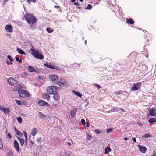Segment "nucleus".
Here are the masks:
<instances>
[{"label":"nucleus","instance_id":"nucleus-1","mask_svg":"<svg viewBox=\"0 0 156 156\" xmlns=\"http://www.w3.org/2000/svg\"><path fill=\"white\" fill-rule=\"evenodd\" d=\"M24 17L27 22L30 24H34L37 21V18L29 13L25 14Z\"/></svg>","mask_w":156,"mask_h":156},{"label":"nucleus","instance_id":"nucleus-2","mask_svg":"<svg viewBox=\"0 0 156 156\" xmlns=\"http://www.w3.org/2000/svg\"><path fill=\"white\" fill-rule=\"evenodd\" d=\"M29 51L31 55L36 58L42 60L44 58V56L42 54H39L38 50L35 51L33 48H31Z\"/></svg>","mask_w":156,"mask_h":156},{"label":"nucleus","instance_id":"nucleus-3","mask_svg":"<svg viewBox=\"0 0 156 156\" xmlns=\"http://www.w3.org/2000/svg\"><path fill=\"white\" fill-rule=\"evenodd\" d=\"M18 92L21 97L25 98L30 96V93L25 90H19Z\"/></svg>","mask_w":156,"mask_h":156},{"label":"nucleus","instance_id":"nucleus-4","mask_svg":"<svg viewBox=\"0 0 156 156\" xmlns=\"http://www.w3.org/2000/svg\"><path fill=\"white\" fill-rule=\"evenodd\" d=\"M47 90L48 94H53L57 92L56 87L54 86H50L47 88Z\"/></svg>","mask_w":156,"mask_h":156},{"label":"nucleus","instance_id":"nucleus-5","mask_svg":"<svg viewBox=\"0 0 156 156\" xmlns=\"http://www.w3.org/2000/svg\"><path fill=\"white\" fill-rule=\"evenodd\" d=\"M141 83L140 82H137L134 83L133 86L131 87V90L133 91H135L140 88Z\"/></svg>","mask_w":156,"mask_h":156},{"label":"nucleus","instance_id":"nucleus-6","mask_svg":"<svg viewBox=\"0 0 156 156\" xmlns=\"http://www.w3.org/2000/svg\"><path fill=\"white\" fill-rule=\"evenodd\" d=\"M50 80L55 84L57 83L58 82V78L55 75H51L49 76Z\"/></svg>","mask_w":156,"mask_h":156},{"label":"nucleus","instance_id":"nucleus-7","mask_svg":"<svg viewBox=\"0 0 156 156\" xmlns=\"http://www.w3.org/2000/svg\"><path fill=\"white\" fill-rule=\"evenodd\" d=\"M58 85L61 87H64L66 85V82L64 79H61L58 83Z\"/></svg>","mask_w":156,"mask_h":156},{"label":"nucleus","instance_id":"nucleus-8","mask_svg":"<svg viewBox=\"0 0 156 156\" xmlns=\"http://www.w3.org/2000/svg\"><path fill=\"white\" fill-rule=\"evenodd\" d=\"M149 115L151 116H156V108L154 109L152 108L150 109L149 111Z\"/></svg>","mask_w":156,"mask_h":156},{"label":"nucleus","instance_id":"nucleus-9","mask_svg":"<svg viewBox=\"0 0 156 156\" xmlns=\"http://www.w3.org/2000/svg\"><path fill=\"white\" fill-rule=\"evenodd\" d=\"M14 147L17 152H19L20 150V146L18 142L15 140L13 142Z\"/></svg>","mask_w":156,"mask_h":156},{"label":"nucleus","instance_id":"nucleus-10","mask_svg":"<svg viewBox=\"0 0 156 156\" xmlns=\"http://www.w3.org/2000/svg\"><path fill=\"white\" fill-rule=\"evenodd\" d=\"M5 29L8 32H12L13 31V27L11 25H6Z\"/></svg>","mask_w":156,"mask_h":156},{"label":"nucleus","instance_id":"nucleus-11","mask_svg":"<svg viewBox=\"0 0 156 156\" xmlns=\"http://www.w3.org/2000/svg\"><path fill=\"white\" fill-rule=\"evenodd\" d=\"M139 151L142 153H145L147 150V148L144 146H141L140 145H138Z\"/></svg>","mask_w":156,"mask_h":156},{"label":"nucleus","instance_id":"nucleus-12","mask_svg":"<svg viewBox=\"0 0 156 156\" xmlns=\"http://www.w3.org/2000/svg\"><path fill=\"white\" fill-rule=\"evenodd\" d=\"M42 98L45 100L48 101L50 99V96L47 93H43L42 95Z\"/></svg>","mask_w":156,"mask_h":156},{"label":"nucleus","instance_id":"nucleus-13","mask_svg":"<svg viewBox=\"0 0 156 156\" xmlns=\"http://www.w3.org/2000/svg\"><path fill=\"white\" fill-rule=\"evenodd\" d=\"M39 105L41 106H49V104L45 102V101L43 100H40L39 101L38 103Z\"/></svg>","mask_w":156,"mask_h":156},{"label":"nucleus","instance_id":"nucleus-14","mask_svg":"<svg viewBox=\"0 0 156 156\" xmlns=\"http://www.w3.org/2000/svg\"><path fill=\"white\" fill-rule=\"evenodd\" d=\"M44 66L47 68H51L52 69H59L57 67H56L55 66H53L51 65L50 64L45 63L44 64Z\"/></svg>","mask_w":156,"mask_h":156},{"label":"nucleus","instance_id":"nucleus-15","mask_svg":"<svg viewBox=\"0 0 156 156\" xmlns=\"http://www.w3.org/2000/svg\"><path fill=\"white\" fill-rule=\"evenodd\" d=\"M15 80L12 77H10L9 78L8 80V82L9 84L11 85H14V83L15 82Z\"/></svg>","mask_w":156,"mask_h":156},{"label":"nucleus","instance_id":"nucleus-16","mask_svg":"<svg viewBox=\"0 0 156 156\" xmlns=\"http://www.w3.org/2000/svg\"><path fill=\"white\" fill-rule=\"evenodd\" d=\"M17 137L18 140L19 141V142L20 143L21 146V147L23 146L24 144V142H25L24 140L22 138H19L18 137Z\"/></svg>","mask_w":156,"mask_h":156},{"label":"nucleus","instance_id":"nucleus-17","mask_svg":"<svg viewBox=\"0 0 156 156\" xmlns=\"http://www.w3.org/2000/svg\"><path fill=\"white\" fill-rule=\"evenodd\" d=\"M156 122V118H151L148 120V122L151 124H153Z\"/></svg>","mask_w":156,"mask_h":156},{"label":"nucleus","instance_id":"nucleus-18","mask_svg":"<svg viewBox=\"0 0 156 156\" xmlns=\"http://www.w3.org/2000/svg\"><path fill=\"white\" fill-rule=\"evenodd\" d=\"M54 96H53V98L55 100L58 101V100L60 98V96L59 95V94L55 93L54 94Z\"/></svg>","mask_w":156,"mask_h":156},{"label":"nucleus","instance_id":"nucleus-19","mask_svg":"<svg viewBox=\"0 0 156 156\" xmlns=\"http://www.w3.org/2000/svg\"><path fill=\"white\" fill-rule=\"evenodd\" d=\"M77 110V109H76L75 110H73L71 111V115L72 117H75Z\"/></svg>","mask_w":156,"mask_h":156},{"label":"nucleus","instance_id":"nucleus-20","mask_svg":"<svg viewBox=\"0 0 156 156\" xmlns=\"http://www.w3.org/2000/svg\"><path fill=\"white\" fill-rule=\"evenodd\" d=\"M14 129L16 132V134L18 136H23V134L20 131L16 129L15 127L14 128Z\"/></svg>","mask_w":156,"mask_h":156},{"label":"nucleus","instance_id":"nucleus-21","mask_svg":"<svg viewBox=\"0 0 156 156\" xmlns=\"http://www.w3.org/2000/svg\"><path fill=\"white\" fill-rule=\"evenodd\" d=\"M111 151V148L108 147L107 146L106 147L105 152V154H108L109 152H110Z\"/></svg>","mask_w":156,"mask_h":156},{"label":"nucleus","instance_id":"nucleus-22","mask_svg":"<svg viewBox=\"0 0 156 156\" xmlns=\"http://www.w3.org/2000/svg\"><path fill=\"white\" fill-rule=\"evenodd\" d=\"M135 23L134 21H133V19L131 18H129L127 20L126 23L128 24L132 25L134 24Z\"/></svg>","mask_w":156,"mask_h":156},{"label":"nucleus","instance_id":"nucleus-23","mask_svg":"<svg viewBox=\"0 0 156 156\" xmlns=\"http://www.w3.org/2000/svg\"><path fill=\"white\" fill-rule=\"evenodd\" d=\"M17 50L18 52L21 55H26V53L23 50L21 49L17 48Z\"/></svg>","mask_w":156,"mask_h":156},{"label":"nucleus","instance_id":"nucleus-24","mask_svg":"<svg viewBox=\"0 0 156 156\" xmlns=\"http://www.w3.org/2000/svg\"><path fill=\"white\" fill-rule=\"evenodd\" d=\"M37 132V130L36 128H34L31 132V134L33 136H34Z\"/></svg>","mask_w":156,"mask_h":156},{"label":"nucleus","instance_id":"nucleus-25","mask_svg":"<svg viewBox=\"0 0 156 156\" xmlns=\"http://www.w3.org/2000/svg\"><path fill=\"white\" fill-rule=\"evenodd\" d=\"M73 92L79 97L81 98L82 96V94L80 93L79 92L76 91H75L73 90Z\"/></svg>","mask_w":156,"mask_h":156},{"label":"nucleus","instance_id":"nucleus-26","mask_svg":"<svg viewBox=\"0 0 156 156\" xmlns=\"http://www.w3.org/2000/svg\"><path fill=\"white\" fill-rule=\"evenodd\" d=\"M28 69L31 72L36 71V70L34 69V68L31 66H29L28 67Z\"/></svg>","mask_w":156,"mask_h":156},{"label":"nucleus","instance_id":"nucleus-27","mask_svg":"<svg viewBox=\"0 0 156 156\" xmlns=\"http://www.w3.org/2000/svg\"><path fill=\"white\" fill-rule=\"evenodd\" d=\"M151 137V134L150 133H147L144 134H143L142 136V137L143 138H148Z\"/></svg>","mask_w":156,"mask_h":156},{"label":"nucleus","instance_id":"nucleus-28","mask_svg":"<svg viewBox=\"0 0 156 156\" xmlns=\"http://www.w3.org/2000/svg\"><path fill=\"white\" fill-rule=\"evenodd\" d=\"M64 153L65 154L68 156H70L71 154V152L69 151H65Z\"/></svg>","mask_w":156,"mask_h":156},{"label":"nucleus","instance_id":"nucleus-29","mask_svg":"<svg viewBox=\"0 0 156 156\" xmlns=\"http://www.w3.org/2000/svg\"><path fill=\"white\" fill-rule=\"evenodd\" d=\"M46 30L49 33H51L52 32L54 31L53 29L49 27L47 28L46 29Z\"/></svg>","mask_w":156,"mask_h":156},{"label":"nucleus","instance_id":"nucleus-30","mask_svg":"<svg viewBox=\"0 0 156 156\" xmlns=\"http://www.w3.org/2000/svg\"><path fill=\"white\" fill-rule=\"evenodd\" d=\"M3 112L5 114L8 113L10 112V110L8 108H5Z\"/></svg>","mask_w":156,"mask_h":156},{"label":"nucleus","instance_id":"nucleus-31","mask_svg":"<svg viewBox=\"0 0 156 156\" xmlns=\"http://www.w3.org/2000/svg\"><path fill=\"white\" fill-rule=\"evenodd\" d=\"M15 101L16 103L18 105H22V104L21 103V101L19 100L15 99Z\"/></svg>","mask_w":156,"mask_h":156},{"label":"nucleus","instance_id":"nucleus-32","mask_svg":"<svg viewBox=\"0 0 156 156\" xmlns=\"http://www.w3.org/2000/svg\"><path fill=\"white\" fill-rule=\"evenodd\" d=\"M17 120L18 122L20 123H21L22 122V119L21 117H18L17 118Z\"/></svg>","mask_w":156,"mask_h":156},{"label":"nucleus","instance_id":"nucleus-33","mask_svg":"<svg viewBox=\"0 0 156 156\" xmlns=\"http://www.w3.org/2000/svg\"><path fill=\"white\" fill-rule=\"evenodd\" d=\"M92 8V5L90 4H88L87 6L85 8V9H90Z\"/></svg>","mask_w":156,"mask_h":156},{"label":"nucleus","instance_id":"nucleus-34","mask_svg":"<svg viewBox=\"0 0 156 156\" xmlns=\"http://www.w3.org/2000/svg\"><path fill=\"white\" fill-rule=\"evenodd\" d=\"M3 148V146L2 142L1 140V139L0 138V149H2Z\"/></svg>","mask_w":156,"mask_h":156},{"label":"nucleus","instance_id":"nucleus-35","mask_svg":"<svg viewBox=\"0 0 156 156\" xmlns=\"http://www.w3.org/2000/svg\"><path fill=\"white\" fill-rule=\"evenodd\" d=\"M16 60L17 62H18L19 63H21L22 62V59H20L18 57H16Z\"/></svg>","mask_w":156,"mask_h":156},{"label":"nucleus","instance_id":"nucleus-36","mask_svg":"<svg viewBox=\"0 0 156 156\" xmlns=\"http://www.w3.org/2000/svg\"><path fill=\"white\" fill-rule=\"evenodd\" d=\"M36 0H27V2L29 3L30 4L31 2H33L35 3L36 2Z\"/></svg>","mask_w":156,"mask_h":156},{"label":"nucleus","instance_id":"nucleus-37","mask_svg":"<svg viewBox=\"0 0 156 156\" xmlns=\"http://www.w3.org/2000/svg\"><path fill=\"white\" fill-rule=\"evenodd\" d=\"M92 138V136L88 134L86 137V139L88 140H90Z\"/></svg>","mask_w":156,"mask_h":156},{"label":"nucleus","instance_id":"nucleus-38","mask_svg":"<svg viewBox=\"0 0 156 156\" xmlns=\"http://www.w3.org/2000/svg\"><path fill=\"white\" fill-rule=\"evenodd\" d=\"M117 110L121 112H125V111L123 109L120 108H117Z\"/></svg>","mask_w":156,"mask_h":156},{"label":"nucleus","instance_id":"nucleus-39","mask_svg":"<svg viewBox=\"0 0 156 156\" xmlns=\"http://www.w3.org/2000/svg\"><path fill=\"white\" fill-rule=\"evenodd\" d=\"M7 57L11 61H13V58H12V57L9 55H8L7 56Z\"/></svg>","mask_w":156,"mask_h":156},{"label":"nucleus","instance_id":"nucleus-40","mask_svg":"<svg viewBox=\"0 0 156 156\" xmlns=\"http://www.w3.org/2000/svg\"><path fill=\"white\" fill-rule=\"evenodd\" d=\"M101 132V131L99 129H95V133L97 134H99Z\"/></svg>","mask_w":156,"mask_h":156},{"label":"nucleus","instance_id":"nucleus-41","mask_svg":"<svg viewBox=\"0 0 156 156\" xmlns=\"http://www.w3.org/2000/svg\"><path fill=\"white\" fill-rule=\"evenodd\" d=\"M112 129L111 128H109L108 129H107L106 130V133H109L110 132H112Z\"/></svg>","mask_w":156,"mask_h":156},{"label":"nucleus","instance_id":"nucleus-42","mask_svg":"<svg viewBox=\"0 0 156 156\" xmlns=\"http://www.w3.org/2000/svg\"><path fill=\"white\" fill-rule=\"evenodd\" d=\"M5 108V107L4 106L0 105V109L1 110L3 111L4 110Z\"/></svg>","mask_w":156,"mask_h":156},{"label":"nucleus","instance_id":"nucleus-43","mask_svg":"<svg viewBox=\"0 0 156 156\" xmlns=\"http://www.w3.org/2000/svg\"><path fill=\"white\" fill-rule=\"evenodd\" d=\"M40 118H45V116L44 114H42L40 112Z\"/></svg>","mask_w":156,"mask_h":156},{"label":"nucleus","instance_id":"nucleus-44","mask_svg":"<svg viewBox=\"0 0 156 156\" xmlns=\"http://www.w3.org/2000/svg\"><path fill=\"white\" fill-rule=\"evenodd\" d=\"M23 133L25 137V138H27V134L26 132L25 131H23Z\"/></svg>","mask_w":156,"mask_h":156},{"label":"nucleus","instance_id":"nucleus-45","mask_svg":"<svg viewBox=\"0 0 156 156\" xmlns=\"http://www.w3.org/2000/svg\"><path fill=\"white\" fill-rule=\"evenodd\" d=\"M81 122L82 123V124L83 125H85V120L83 119H82L81 120Z\"/></svg>","mask_w":156,"mask_h":156},{"label":"nucleus","instance_id":"nucleus-46","mask_svg":"<svg viewBox=\"0 0 156 156\" xmlns=\"http://www.w3.org/2000/svg\"><path fill=\"white\" fill-rule=\"evenodd\" d=\"M8 136L9 137V138L11 139L12 138V135L11 133H9L8 134Z\"/></svg>","mask_w":156,"mask_h":156},{"label":"nucleus","instance_id":"nucleus-47","mask_svg":"<svg viewBox=\"0 0 156 156\" xmlns=\"http://www.w3.org/2000/svg\"><path fill=\"white\" fill-rule=\"evenodd\" d=\"M24 143H25V145H27V138L25 139Z\"/></svg>","mask_w":156,"mask_h":156},{"label":"nucleus","instance_id":"nucleus-48","mask_svg":"<svg viewBox=\"0 0 156 156\" xmlns=\"http://www.w3.org/2000/svg\"><path fill=\"white\" fill-rule=\"evenodd\" d=\"M41 140V137H37V142H40Z\"/></svg>","mask_w":156,"mask_h":156},{"label":"nucleus","instance_id":"nucleus-49","mask_svg":"<svg viewBox=\"0 0 156 156\" xmlns=\"http://www.w3.org/2000/svg\"><path fill=\"white\" fill-rule=\"evenodd\" d=\"M95 86L96 87L98 88V89H99L100 88V86L98 84H95Z\"/></svg>","mask_w":156,"mask_h":156},{"label":"nucleus","instance_id":"nucleus-50","mask_svg":"<svg viewBox=\"0 0 156 156\" xmlns=\"http://www.w3.org/2000/svg\"><path fill=\"white\" fill-rule=\"evenodd\" d=\"M90 126V124L88 122H86V127H88Z\"/></svg>","mask_w":156,"mask_h":156},{"label":"nucleus","instance_id":"nucleus-51","mask_svg":"<svg viewBox=\"0 0 156 156\" xmlns=\"http://www.w3.org/2000/svg\"><path fill=\"white\" fill-rule=\"evenodd\" d=\"M74 4L76 5V6H79L80 5L79 4L78 2H75L74 3Z\"/></svg>","mask_w":156,"mask_h":156},{"label":"nucleus","instance_id":"nucleus-52","mask_svg":"<svg viewBox=\"0 0 156 156\" xmlns=\"http://www.w3.org/2000/svg\"><path fill=\"white\" fill-rule=\"evenodd\" d=\"M121 91H119V92H116L115 93V94H118V95H119L120 94H121Z\"/></svg>","mask_w":156,"mask_h":156},{"label":"nucleus","instance_id":"nucleus-53","mask_svg":"<svg viewBox=\"0 0 156 156\" xmlns=\"http://www.w3.org/2000/svg\"><path fill=\"white\" fill-rule=\"evenodd\" d=\"M52 106L53 108H56L57 107V104H54L52 105Z\"/></svg>","mask_w":156,"mask_h":156},{"label":"nucleus","instance_id":"nucleus-54","mask_svg":"<svg viewBox=\"0 0 156 156\" xmlns=\"http://www.w3.org/2000/svg\"><path fill=\"white\" fill-rule=\"evenodd\" d=\"M132 140H133V141L134 142H136V138H132Z\"/></svg>","mask_w":156,"mask_h":156},{"label":"nucleus","instance_id":"nucleus-55","mask_svg":"<svg viewBox=\"0 0 156 156\" xmlns=\"http://www.w3.org/2000/svg\"><path fill=\"white\" fill-rule=\"evenodd\" d=\"M8 156H13V154L12 153H10L9 154Z\"/></svg>","mask_w":156,"mask_h":156},{"label":"nucleus","instance_id":"nucleus-56","mask_svg":"<svg viewBox=\"0 0 156 156\" xmlns=\"http://www.w3.org/2000/svg\"><path fill=\"white\" fill-rule=\"evenodd\" d=\"M54 7L55 8H59V6H54Z\"/></svg>","mask_w":156,"mask_h":156},{"label":"nucleus","instance_id":"nucleus-57","mask_svg":"<svg viewBox=\"0 0 156 156\" xmlns=\"http://www.w3.org/2000/svg\"><path fill=\"white\" fill-rule=\"evenodd\" d=\"M67 144L69 145V146H71V144L70 143H69V142H68L67 143Z\"/></svg>","mask_w":156,"mask_h":156},{"label":"nucleus","instance_id":"nucleus-58","mask_svg":"<svg viewBox=\"0 0 156 156\" xmlns=\"http://www.w3.org/2000/svg\"><path fill=\"white\" fill-rule=\"evenodd\" d=\"M76 1V0H71V2H72V3H73L74 2H75Z\"/></svg>","mask_w":156,"mask_h":156},{"label":"nucleus","instance_id":"nucleus-59","mask_svg":"<svg viewBox=\"0 0 156 156\" xmlns=\"http://www.w3.org/2000/svg\"><path fill=\"white\" fill-rule=\"evenodd\" d=\"M139 125L140 126H143V124L142 123L139 124Z\"/></svg>","mask_w":156,"mask_h":156},{"label":"nucleus","instance_id":"nucleus-60","mask_svg":"<svg viewBox=\"0 0 156 156\" xmlns=\"http://www.w3.org/2000/svg\"><path fill=\"white\" fill-rule=\"evenodd\" d=\"M124 140H128V138L127 137H125L124 138Z\"/></svg>","mask_w":156,"mask_h":156},{"label":"nucleus","instance_id":"nucleus-61","mask_svg":"<svg viewBox=\"0 0 156 156\" xmlns=\"http://www.w3.org/2000/svg\"><path fill=\"white\" fill-rule=\"evenodd\" d=\"M85 44H87V41H85Z\"/></svg>","mask_w":156,"mask_h":156},{"label":"nucleus","instance_id":"nucleus-62","mask_svg":"<svg viewBox=\"0 0 156 156\" xmlns=\"http://www.w3.org/2000/svg\"><path fill=\"white\" fill-rule=\"evenodd\" d=\"M80 2H82L83 1V0H79Z\"/></svg>","mask_w":156,"mask_h":156},{"label":"nucleus","instance_id":"nucleus-63","mask_svg":"<svg viewBox=\"0 0 156 156\" xmlns=\"http://www.w3.org/2000/svg\"><path fill=\"white\" fill-rule=\"evenodd\" d=\"M9 63H10V64H12V62H10Z\"/></svg>","mask_w":156,"mask_h":156},{"label":"nucleus","instance_id":"nucleus-64","mask_svg":"<svg viewBox=\"0 0 156 156\" xmlns=\"http://www.w3.org/2000/svg\"><path fill=\"white\" fill-rule=\"evenodd\" d=\"M31 143H33V142H32V141H31Z\"/></svg>","mask_w":156,"mask_h":156}]
</instances>
